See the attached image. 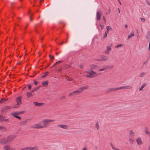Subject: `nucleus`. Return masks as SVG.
<instances>
[{"label":"nucleus","instance_id":"39","mask_svg":"<svg viewBox=\"0 0 150 150\" xmlns=\"http://www.w3.org/2000/svg\"><path fill=\"white\" fill-rule=\"evenodd\" d=\"M1 100H2V102H1V103H4L5 102H6L7 100H8V98L7 99H1Z\"/></svg>","mask_w":150,"mask_h":150},{"label":"nucleus","instance_id":"62","mask_svg":"<svg viewBox=\"0 0 150 150\" xmlns=\"http://www.w3.org/2000/svg\"><path fill=\"white\" fill-rule=\"evenodd\" d=\"M119 2V3L120 4V5H121V3L120 1V0H117Z\"/></svg>","mask_w":150,"mask_h":150},{"label":"nucleus","instance_id":"35","mask_svg":"<svg viewBox=\"0 0 150 150\" xmlns=\"http://www.w3.org/2000/svg\"><path fill=\"white\" fill-rule=\"evenodd\" d=\"M29 147H25L21 149V150H29Z\"/></svg>","mask_w":150,"mask_h":150},{"label":"nucleus","instance_id":"4","mask_svg":"<svg viewBox=\"0 0 150 150\" xmlns=\"http://www.w3.org/2000/svg\"><path fill=\"white\" fill-rule=\"evenodd\" d=\"M22 97L21 96H19L16 98V101L17 102L16 106L13 107V108H18L20 106V105L21 104V99Z\"/></svg>","mask_w":150,"mask_h":150},{"label":"nucleus","instance_id":"1","mask_svg":"<svg viewBox=\"0 0 150 150\" xmlns=\"http://www.w3.org/2000/svg\"><path fill=\"white\" fill-rule=\"evenodd\" d=\"M132 88V86H125L118 88H110L107 90L106 93H110L112 92L118 91L120 89H131Z\"/></svg>","mask_w":150,"mask_h":150},{"label":"nucleus","instance_id":"63","mask_svg":"<svg viewBox=\"0 0 150 150\" xmlns=\"http://www.w3.org/2000/svg\"><path fill=\"white\" fill-rule=\"evenodd\" d=\"M128 26L127 25H125V28H127Z\"/></svg>","mask_w":150,"mask_h":150},{"label":"nucleus","instance_id":"32","mask_svg":"<svg viewBox=\"0 0 150 150\" xmlns=\"http://www.w3.org/2000/svg\"><path fill=\"white\" fill-rule=\"evenodd\" d=\"M49 72L48 71H47L44 74V75H43L42 76V78H45L46 76H47L49 74Z\"/></svg>","mask_w":150,"mask_h":150},{"label":"nucleus","instance_id":"19","mask_svg":"<svg viewBox=\"0 0 150 150\" xmlns=\"http://www.w3.org/2000/svg\"><path fill=\"white\" fill-rule=\"evenodd\" d=\"M145 132L147 135H150V132H149L148 128L147 127H145L144 128Z\"/></svg>","mask_w":150,"mask_h":150},{"label":"nucleus","instance_id":"15","mask_svg":"<svg viewBox=\"0 0 150 150\" xmlns=\"http://www.w3.org/2000/svg\"><path fill=\"white\" fill-rule=\"evenodd\" d=\"M101 57L102 61H105L108 59V57L105 56H102Z\"/></svg>","mask_w":150,"mask_h":150},{"label":"nucleus","instance_id":"14","mask_svg":"<svg viewBox=\"0 0 150 150\" xmlns=\"http://www.w3.org/2000/svg\"><path fill=\"white\" fill-rule=\"evenodd\" d=\"M25 111L23 110L21 111L16 112H12L15 114V115H20L21 114H23L25 113Z\"/></svg>","mask_w":150,"mask_h":150},{"label":"nucleus","instance_id":"5","mask_svg":"<svg viewBox=\"0 0 150 150\" xmlns=\"http://www.w3.org/2000/svg\"><path fill=\"white\" fill-rule=\"evenodd\" d=\"M88 88V87L87 86H85L83 87L80 88L78 90L72 92V93L70 94H74L75 93H80L82 92L83 90L87 89Z\"/></svg>","mask_w":150,"mask_h":150},{"label":"nucleus","instance_id":"30","mask_svg":"<svg viewBox=\"0 0 150 150\" xmlns=\"http://www.w3.org/2000/svg\"><path fill=\"white\" fill-rule=\"evenodd\" d=\"M134 34L133 32L132 33H131L130 35H128V39H129L131 38L132 36H134Z\"/></svg>","mask_w":150,"mask_h":150},{"label":"nucleus","instance_id":"57","mask_svg":"<svg viewBox=\"0 0 150 150\" xmlns=\"http://www.w3.org/2000/svg\"><path fill=\"white\" fill-rule=\"evenodd\" d=\"M112 30V28L110 26L109 27V30Z\"/></svg>","mask_w":150,"mask_h":150},{"label":"nucleus","instance_id":"45","mask_svg":"<svg viewBox=\"0 0 150 150\" xmlns=\"http://www.w3.org/2000/svg\"><path fill=\"white\" fill-rule=\"evenodd\" d=\"M4 117L2 115H0V120L1 121V120H2V119L3 118H4Z\"/></svg>","mask_w":150,"mask_h":150},{"label":"nucleus","instance_id":"3","mask_svg":"<svg viewBox=\"0 0 150 150\" xmlns=\"http://www.w3.org/2000/svg\"><path fill=\"white\" fill-rule=\"evenodd\" d=\"M16 137V135H10L8 136L6 139V144L9 143L12 141Z\"/></svg>","mask_w":150,"mask_h":150},{"label":"nucleus","instance_id":"58","mask_svg":"<svg viewBox=\"0 0 150 150\" xmlns=\"http://www.w3.org/2000/svg\"><path fill=\"white\" fill-rule=\"evenodd\" d=\"M62 68H60L58 70V72H60L62 70Z\"/></svg>","mask_w":150,"mask_h":150},{"label":"nucleus","instance_id":"6","mask_svg":"<svg viewBox=\"0 0 150 150\" xmlns=\"http://www.w3.org/2000/svg\"><path fill=\"white\" fill-rule=\"evenodd\" d=\"M89 75L86 76V77L87 78H92L95 76H96L98 75L96 73L91 70L89 73Z\"/></svg>","mask_w":150,"mask_h":150},{"label":"nucleus","instance_id":"55","mask_svg":"<svg viewBox=\"0 0 150 150\" xmlns=\"http://www.w3.org/2000/svg\"><path fill=\"white\" fill-rule=\"evenodd\" d=\"M95 60L98 61L102 62L101 59H95Z\"/></svg>","mask_w":150,"mask_h":150},{"label":"nucleus","instance_id":"51","mask_svg":"<svg viewBox=\"0 0 150 150\" xmlns=\"http://www.w3.org/2000/svg\"><path fill=\"white\" fill-rule=\"evenodd\" d=\"M31 15H31V14L30 15V16H29L30 21H32V20H33V19L31 18Z\"/></svg>","mask_w":150,"mask_h":150},{"label":"nucleus","instance_id":"24","mask_svg":"<svg viewBox=\"0 0 150 150\" xmlns=\"http://www.w3.org/2000/svg\"><path fill=\"white\" fill-rule=\"evenodd\" d=\"M42 84L44 86H47L48 85V82L47 81H46L42 82Z\"/></svg>","mask_w":150,"mask_h":150},{"label":"nucleus","instance_id":"48","mask_svg":"<svg viewBox=\"0 0 150 150\" xmlns=\"http://www.w3.org/2000/svg\"><path fill=\"white\" fill-rule=\"evenodd\" d=\"M100 27H101V29L103 30L104 28V26L103 25H101V24H100Z\"/></svg>","mask_w":150,"mask_h":150},{"label":"nucleus","instance_id":"49","mask_svg":"<svg viewBox=\"0 0 150 150\" xmlns=\"http://www.w3.org/2000/svg\"><path fill=\"white\" fill-rule=\"evenodd\" d=\"M141 20L142 21L145 22V20L144 18H141Z\"/></svg>","mask_w":150,"mask_h":150},{"label":"nucleus","instance_id":"2","mask_svg":"<svg viewBox=\"0 0 150 150\" xmlns=\"http://www.w3.org/2000/svg\"><path fill=\"white\" fill-rule=\"evenodd\" d=\"M55 120H51L46 119L43 120L42 121V122L43 123V126L47 127L49 126L51 122H53Z\"/></svg>","mask_w":150,"mask_h":150},{"label":"nucleus","instance_id":"53","mask_svg":"<svg viewBox=\"0 0 150 150\" xmlns=\"http://www.w3.org/2000/svg\"><path fill=\"white\" fill-rule=\"evenodd\" d=\"M103 20H104V23H106V19L105 18V17L104 16H103Z\"/></svg>","mask_w":150,"mask_h":150},{"label":"nucleus","instance_id":"17","mask_svg":"<svg viewBox=\"0 0 150 150\" xmlns=\"http://www.w3.org/2000/svg\"><path fill=\"white\" fill-rule=\"evenodd\" d=\"M136 142L138 145H141L142 144V142L140 138H138L137 139Z\"/></svg>","mask_w":150,"mask_h":150},{"label":"nucleus","instance_id":"38","mask_svg":"<svg viewBox=\"0 0 150 150\" xmlns=\"http://www.w3.org/2000/svg\"><path fill=\"white\" fill-rule=\"evenodd\" d=\"M49 57L50 58L51 60L52 61V62H53V59L54 58V56H52L50 55H49Z\"/></svg>","mask_w":150,"mask_h":150},{"label":"nucleus","instance_id":"46","mask_svg":"<svg viewBox=\"0 0 150 150\" xmlns=\"http://www.w3.org/2000/svg\"><path fill=\"white\" fill-rule=\"evenodd\" d=\"M105 69H106L105 68H102V69H100L99 70H98V71H103Z\"/></svg>","mask_w":150,"mask_h":150},{"label":"nucleus","instance_id":"9","mask_svg":"<svg viewBox=\"0 0 150 150\" xmlns=\"http://www.w3.org/2000/svg\"><path fill=\"white\" fill-rule=\"evenodd\" d=\"M102 12L100 11H99L97 12L96 19V20L98 21L100 18V17L102 16Z\"/></svg>","mask_w":150,"mask_h":150},{"label":"nucleus","instance_id":"8","mask_svg":"<svg viewBox=\"0 0 150 150\" xmlns=\"http://www.w3.org/2000/svg\"><path fill=\"white\" fill-rule=\"evenodd\" d=\"M31 127L35 129H41L43 128L44 127V126L40 125L39 124H36L31 126Z\"/></svg>","mask_w":150,"mask_h":150},{"label":"nucleus","instance_id":"52","mask_svg":"<svg viewBox=\"0 0 150 150\" xmlns=\"http://www.w3.org/2000/svg\"><path fill=\"white\" fill-rule=\"evenodd\" d=\"M32 94H27V97L28 98H29L31 96H32Z\"/></svg>","mask_w":150,"mask_h":150},{"label":"nucleus","instance_id":"64","mask_svg":"<svg viewBox=\"0 0 150 150\" xmlns=\"http://www.w3.org/2000/svg\"><path fill=\"white\" fill-rule=\"evenodd\" d=\"M82 150H87L86 149V148H84Z\"/></svg>","mask_w":150,"mask_h":150},{"label":"nucleus","instance_id":"22","mask_svg":"<svg viewBox=\"0 0 150 150\" xmlns=\"http://www.w3.org/2000/svg\"><path fill=\"white\" fill-rule=\"evenodd\" d=\"M10 148V147L9 146L6 145L3 148L5 150H9Z\"/></svg>","mask_w":150,"mask_h":150},{"label":"nucleus","instance_id":"12","mask_svg":"<svg viewBox=\"0 0 150 150\" xmlns=\"http://www.w3.org/2000/svg\"><path fill=\"white\" fill-rule=\"evenodd\" d=\"M99 66L97 65L92 64L90 66V68L91 69H95L98 68Z\"/></svg>","mask_w":150,"mask_h":150},{"label":"nucleus","instance_id":"33","mask_svg":"<svg viewBox=\"0 0 150 150\" xmlns=\"http://www.w3.org/2000/svg\"><path fill=\"white\" fill-rule=\"evenodd\" d=\"M63 60H61V61H58L57 62H56L55 64H54V66H55V65H57V64H59L61 63H62V62H63Z\"/></svg>","mask_w":150,"mask_h":150},{"label":"nucleus","instance_id":"23","mask_svg":"<svg viewBox=\"0 0 150 150\" xmlns=\"http://www.w3.org/2000/svg\"><path fill=\"white\" fill-rule=\"evenodd\" d=\"M42 86H39L35 88L32 91V92H33L38 91L40 87Z\"/></svg>","mask_w":150,"mask_h":150},{"label":"nucleus","instance_id":"10","mask_svg":"<svg viewBox=\"0 0 150 150\" xmlns=\"http://www.w3.org/2000/svg\"><path fill=\"white\" fill-rule=\"evenodd\" d=\"M29 120H30L29 119H27L24 121H21L20 122L19 125L21 126L25 125H26L27 123L29 121Z\"/></svg>","mask_w":150,"mask_h":150},{"label":"nucleus","instance_id":"20","mask_svg":"<svg viewBox=\"0 0 150 150\" xmlns=\"http://www.w3.org/2000/svg\"><path fill=\"white\" fill-rule=\"evenodd\" d=\"M29 150H38V147L37 146H35L33 147H29Z\"/></svg>","mask_w":150,"mask_h":150},{"label":"nucleus","instance_id":"16","mask_svg":"<svg viewBox=\"0 0 150 150\" xmlns=\"http://www.w3.org/2000/svg\"><path fill=\"white\" fill-rule=\"evenodd\" d=\"M6 144V143L5 138L0 139V144Z\"/></svg>","mask_w":150,"mask_h":150},{"label":"nucleus","instance_id":"42","mask_svg":"<svg viewBox=\"0 0 150 150\" xmlns=\"http://www.w3.org/2000/svg\"><path fill=\"white\" fill-rule=\"evenodd\" d=\"M129 141L130 142H131L132 143H133L134 142L133 139L132 138H130L129 139Z\"/></svg>","mask_w":150,"mask_h":150},{"label":"nucleus","instance_id":"50","mask_svg":"<svg viewBox=\"0 0 150 150\" xmlns=\"http://www.w3.org/2000/svg\"><path fill=\"white\" fill-rule=\"evenodd\" d=\"M107 34H106V33H105V34L103 36V38H105L107 36Z\"/></svg>","mask_w":150,"mask_h":150},{"label":"nucleus","instance_id":"41","mask_svg":"<svg viewBox=\"0 0 150 150\" xmlns=\"http://www.w3.org/2000/svg\"><path fill=\"white\" fill-rule=\"evenodd\" d=\"M123 46V45L122 44H119L117 45L115 47V48H117L119 47H121Z\"/></svg>","mask_w":150,"mask_h":150},{"label":"nucleus","instance_id":"25","mask_svg":"<svg viewBox=\"0 0 150 150\" xmlns=\"http://www.w3.org/2000/svg\"><path fill=\"white\" fill-rule=\"evenodd\" d=\"M110 144L113 150H118L119 149L117 148H115L112 143H110Z\"/></svg>","mask_w":150,"mask_h":150},{"label":"nucleus","instance_id":"61","mask_svg":"<svg viewBox=\"0 0 150 150\" xmlns=\"http://www.w3.org/2000/svg\"><path fill=\"white\" fill-rule=\"evenodd\" d=\"M149 50H150V43H149Z\"/></svg>","mask_w":150,"mask_h":150},{"label":"nucleus","instance_id":"31","mask_svg":"<svg viewBox=\"0 0 150 150\" xmlns=\"http://www.w3.org/2000/svg\"><path fill=\"white\" fill-rule=\"evenodd\" d=\"M146 74V73L143 72L141 73L139 75V77H142L144 76Z\"/></svg>","mask_w":150,"mask_h":150},{"label":"nucleus","instance_id":"21","mask_svg":"<svg viewBox=\"0 0 150 150\" xmlns=\"http://www.w3.org/2000/svg\"><path fill=\"white\" fill-rule=\"evenodd\" d=\"M129 134L131 137H133L134 136V133L132 130H130L129 131Z\"/></svg>","mask_w":150,"mask_h":150},{"label":"nucleus","instance_id":"44","mask_svg":"<svg viewBox=\"0 0 150 150\" xmlns=\"http://www.w3.org/2000/svg\"><path fill=\"white\" fill-rule=\"evenodd\" d=\"M109 51L107 49H106L105 51V54H108L109 53Z\"/></svg>","mask_w":150,"mask_h":150},{"label":"nucleus","instance_id":"37","mask_svg":"<svg viewBox=\"0 0 150 150\" xmlns=\"http://www.w3.org/2000/svg\"><path fill=\"white\" fill-rule=\"evenodd\" d=\"M109 26H107L106 29H107V30L105 32V33H106V34H108V31H109Z\"/></svg>","mask_w":150,"mask_h":150},{"label":"nucleus","instance_id":"40","mask_svg":"<svg viewBox=\"0 0 150 150\" xmlns=\"http://www.w3.org/2000/svg\"><path fill=\"white\" fill-rule=\"evenodd\" d=\"M146 38L148 39H150V35L148 33L146 36Z\"/></svg>","mask_w":150,"mask_h":150},{"label":"nucleus","instance_id":"27","mask_svg":"<svg viewBox=\"0 0 150 150\" xmlns=\"http://www.w3.org/2000/svg\"><path fill=\"white\" fill-rule=\"evenodd\" d=\"M27 87H28V90L30 89L32 87L31 84L28 85L24 87L23 89L26 88Z\"/></svg>","mask_w":150,"mask_h":150},{"label":"nucleus","instance_id":"36","mask_svg":"<svg viewBox=\"0 0 150 150\" xmlns=\"http://www.w3.org/2000/svg\"><path fill=\"white\" fill-rule=\"evenodd\" d=\"M96 127L97 128V130H98L99 128V125L98 122L96 125Z\"/></svg>","mask_w":150,"mask_h":150},{"label":"nucleus","instance_id":"13","mask_svg":"<svg viewBox=\"0 0 150 150\" xmlns=\"http://www.w3.org/2000/svg\"><path fill=\"white\" fill-rule=\"evenodd\" d=\"M57 126L59 127H61L64 129H68V126L65 125L59 124L57 125Z\"/></svg>","mask_w":150,"mask_h":150},{"label":"nucleus","instance_id":"18","mask_svg":"<svg viewBox=\"0 0 150 150\" xmlns=\"http://www.w3.org/2000/svg\"><path fill=\"white\" fill-rule=\"evenodd\" d=\"M10 115L13 116V117L18 119L19 120H21V117L19 116H18V115H15V114L11 112L10 113Z\"/></svg>","mask_w":150,"mask_h":150},{"label":"nucleus","instance_id":"26","mask_svg":"<svg viewBox=\"0 0 150 150\" xmlns=\"http://www.w3.org/2000/svg\"><path fill=\"white\" fill-rule=\"evenodd\" d=\"M113 67V65L108 66L105 67L106 69H110L112 68Z\"/></svg>","mask_w":150,"mask_h":150},{"label":"nucleus","instance_id":"34","mask_svg":"<svg viewBox=\"0 0 150 150\" xmlns=\"http://www.w3.org/2000/svg\"><path fill=\"white\" fill-rule=\"evenodd\" d=\"M146 86V85L145 84H143L141 88H139V91H141L143 89V88H144Z\"/></svg>","mask_w":150,"mask_h":150},{"label":"nucleus","instance_id":"59","mask_svg":"<svg viewBox=\"0 0 150 150\" xmlns=\"http://www.w3.org/2000/svg\"><path fill=\"white\" fill-rule=\"evenodd\" d=\"M64 43V42L62 41L61 43L59 44L60 45H62Z\"/></svg>","mask_w":150,"mask_h":150},{"label":"nucleus","instance_id":"54","mask_svg":"<svg viewBox=\"0 0 150 150\" xmlns=\"http://www.w3.org/2000/svg\"><path fill=\"white\" fill-rule=\"evenodd\" d=\"M65 98V96H62L61 97V99H62V100L64 99Z\"/></svg>","mask_w":150,"mask_h":150},{"label":"nucleus","instance_id":"29","mask_svg":"<svg viewBox=\"0 0 150 150\" xmlns=\"http://www.w3.org/2000/svg\"><path fill=\"white\" fill-rule=\"evenodd\" d=\"M112 46V44H111L109 46H108L107 47V49L108 51L110 50L111 49V47Z\"/></svg>","mask_w":150,"mask_h":150},{"label":"nucleus","instance_id":"47","mask_svg":"<svg viewBox=\"0 0 150 150\" xmlns=\"http://www.w3.org/2000/svg\"><path fill=\"white\" fill-rule=\"evenodd\" d=\"M38 83L36 81H34V84L35 85H37L38 84Z\"/></svg>","mask_w":150,"mask_h":150},{"label":"nucleus","instance_id":"11","mask_svg":"<svg viewBox=\"0 0 150 150\" xmlns=\"http://www.w3.org/2000/svg\"><path fill=\"white\" fill-rule=\"evenodd\" d=\"M33 103L35 106L39 107L42 106L44 104L43 103H39L37 102H34Z\"/></svg>","mask_w":150,"mask_h":150},{"label":"nucleus","instance_id":"43","mask_svg":"<svg viewBox=\"0 0 150 150\" xmlns=\"http://www.w3.org/2000/svg\"><path fill=\"white\" fill-rule=\"evenodd\" d=\"M8 120H9L8 119H4L3 118V119H2V120H1V121H4L7 122V121H8Z\"/></svg>","mask_w":150,"mask_h":150},{"label":"nucleus","instance_id":"60","mask_svg":"<svg viewBox=\"0 0 150 150\" xmlns=\"http://www.w3.org/2000/svg\"><path fill=\"white\" fill-rule=\"evenodd\" d=\"M147 64V62H145L144 63V65H146Z\"/></svg>","mask_w":150,"mask_h":150},{"label":"nucleus","instance_id":"56","mask_svg":"<svg viewBox=\"0 0 150 150\" xmlns=\"http://www.w3.org/2000/svg\"><path fill=\"white\" fill-rule=\"evenodd\" d=\"M79 67L82 69H83V66L82 65H80L79 66Z\"/></svg>","mask_w":150,"mask_h":150},{"label":"nucleus","instance_id":"7","mask_svg":"<svg viewBox=\"0 0 150 150\" xmlns=\"http://www.w3.org/2000/svg\"><path fill=\"white\" fill-rule=\"evenodd\" d=\"M13 108V107H12L9 106H7L4 107L1 110V114H3V113L6 112L8 110H10Z\"/></svg>","mask_w":150,"mask_h":150},{"label":"nucleus","instance_id":"28","mask_svg":"<svg viewBox=\"0 0 150 150\" xmlns=\"http://www.w3.org/2000/svg\"><path fill=\"white\" fill-rule=\"evenodd\" d=\"M0 130H2L4 131H6V128L2 126H0Z\"/></svg>","mask_w":150,"mask_h":150}]
</instances>
